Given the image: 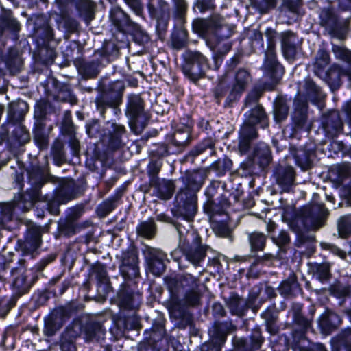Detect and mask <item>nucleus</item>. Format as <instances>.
<instances>
[{
    "label": "nucleus",
    "instance_id": "6ab92c4d",
    "mask_svg": "<svg viewBox=\"0 0 351 351\" xmlns=\"http://www.w3.org/2000/svg\"><path fill=\"white\" fill-rule=\"evenodd\" d=\"M265 340L261 327L256 325L247 337H239L234 335L232 339V348L226 351H258Z\"/></svg>",
    "mask_w": 351,
    "mask_h": 351
},
{
    "label": "nucleus",
    "instance_id": "dca6fc26",
    "mask_svg": "<svg viewBox=\"0 0 351 351\" xmlns=\"http://www.w3.org/2000/svg\"><path fill=\"white\" fill-rule=\"evenodd\" d=\"M206 169L199 167L193 169H186L181 172V176L178 179L182 183L178 191L197 197V193L202 189L208 179Z\"/></svg>",
    "mask_w": 351,
    "mask_h": 351
},
{
    "label": "nucleus",
    "instance_id": "bb28decb",
    "mask_svg": "<svg viewBox=\"0 0 351 351\" xmlns=\"http://www.w3.org/2000/svg\"><path fill=\"white\" fill-rule=\"evenodd\" d=\"M71 324L73 328L79 326V332L84 335L86 341L103 339L106 332L103 323L98 321L88 320L84 323L82 317H75Z\"/></svg>",
    "mask_w": 351,
    "mask_h": 351
},
{
    "label": "nucleus",
    "instance_id": "b1692460",
    "mask_svg": "<svg viewBox=\"0 0 351 351\" xmlns=\"http://www.w3.org/2000/svg\"><path fill=\"white\" fill-rule=\"evenodd\" d=\"M312 327V319L306 317L300 309L293 313V328L291 337H285V344L287 347L306 338V333Z\"/></svg>",
    "mask_w": 351,
    "mask_h": 351
},
{
    "label": "nucleus",
    "instance_id": "20e7f679",
    "mask_svg": "<svg viewBox=\"0 0 351 351\" xmlns=\"http://www.w3.org/2000/svg\"><path fill=\"white\" fill-rule=\"evenodd\" d=\"M193 33L207 42L218 44L230 38L234 33V27L227 24L219 14H213L208 17H196L191 23Z\"/></svg>",
    "mask_w": 351,
    "mask_h": 351
},
{
    "label": "nucleus",
    "instance_id": "393cba45",
    "mask_svg": "<svg viewBox=\"0 0 351 351\" xmlns=\"http://www.w3.org/2000/svg\"><path fill=\"white\" fill-rule=\"evenodd\" d=\"M109 18L112 23L114 34H121L122 38H128V33L135 24L130 16L120 7L115 6L110 9Z\"/></svg>",
    "mask_w": 351,
    "mask_h": 351
},
{
    "label": "nucleus",
    "instance_id": "5fc2aeb1",
    "mask_svg": "<svg viewBox=\"0 0 351 351\" xmlns=\"http://www.w3.org/2000/svg\"><path fill=\"white\" fill-rule=\"evenodd\" d=\"M75 8L79 18L85 23L95 19V3L93 0H75Z\"/></svg>",
    "mask_w": 351,
    "mask_h": 351
},
{
    "label": "nucleus",
    "instance_id": "1a4fd4ad",
    "mask_svg": "<svg viewBox=\"0 0 351 351\" xmlns=\"http://www.w3.org/2000/svg\"><path fill=\"white\" fill-rule=\"evenodd\" d=\"M226 185L219 180H212L204 190L206 201L203 204V211L208 217H212L215 214H226L231 203L228 191H225Z\"/></svg>",
    "mask_w": 351,
    "mask_h": 351
},
{
    "label": "nucleus",
    "instance_id": "4d7b16f0",
    "mask_svg": "<svg viewBox=\"0 0 351 351\" xmlns=\"http://www.w3.org/2000/svg\"><path fill=\"white\" fill-rule=\"evenodd\" d=\"M62 317L66 324L71 319L72 321L75 317H81L79 314L82 310L84 305L76 300H71L63 304L58 305Z\"/></svg>",
    "mask_w": 351,
    "mask_h": 351
},
{
    "label": "nucleus",
    "instance_id": "f3484780",
    "mask_svg": "<svg viewBox=\"0 0 351 351\" xmlns=\"http://www.w3.org/2000/svg\"><path fill=\"white\" fill-rule=\"evenodd\" d=\"M101 141L106 143L108 151L114 152L122 148L125 143L123 136L126 134L125 127L115 121L109 120L102 126Z\"/></svg>",
    "mask_w": 351,
    "mask_h": 351
},
{
    "label": "nucleus",
    "instance_id": "a19ab883",
    "mask_svg": "<svg viewBox=\"0 0 351 351\" xmlns=\"http://www.w3.org/2000/svg\"><path fill=\"white\" fill-rule=\"evenodd\" d=\"M322 125L328 138L337 137L343 130V123L338 112H330L324 115Z\"/></svg>",
    "mask_w": 351,
    "mask_h": 351
},
{
    "label": "nucleus",
    "instance_id": "4be33fe9",
    "mask_svg": "<svg viewBox=\"0 0 351 351\" xmlns=\"http://www.w3.org/2000/svg\"><path fill=\"white\" fill-rule=\"evenodd\" d=\"M144 253L147 270L156 277L161 276L166 271L167 263H169L167 253L150 247Z\"/></svg>",
    "mask_w": 351,
    "mask_h": 351
},
{
    "label": "nucleus",
    "instance_id": "9d476101",
    "mask_svg": "<svg viewBox=\"0 0 351 351\" xmlns=\"http://www.w3.org/2000/svg\"><path fill=\"white\" fill-rule=\"evenodd\" d=\"M182 72L194 84L204 78L206 73L211 69L208 58L199 51L187 49L182 53Z\"/></svg>",
    "mask_w": 351,
    "mask_h": 351
},
{
    "label": "nucleus",
    "instance_id": "79ce46f5",
    "mask_svg": "<svg viewBox=\"0 0 351 351\" xmlns=\"http://www.w3.org/2000/svg\"><path fill=\"white\" fill-rule=\"evenodd\" d=\"M280 294L285 298L297 297L303 293L301 285L294 272H291L289 276L280 282L278 287Z\"/></svg>",
    "mask_w": 351,
    "mask_h": 351
},
{
    "label": "nucleus",
    "instance_id": "13d9d810",
    "mask_svg": "<svg viewBox=\"0 0 351 351\" xmlns=\"http://www.w3.org/2000/svg\"><path fill=\"white\" fill-rule=\"evenodd\" d=\"M222 215H228V213L226 212V214H215L212 217H208L210 227L216 236L221 238L231 237L232 230L230 228L228 221L217 219V217Z\"/></svg>",
    "mask_w": 351,
    "mask_h": 351
},
{
    "label": "nucleus",
    "instance_id": "de8ad7c7",
    "mask_svg": "<svg viewBox=\"0 0 351 351\" xmlns=\"http://www.w3.org/2000/svg\"><path fill=\"white\" fill-rule=\"evenodd\" d=\"M149 186L154 189L155 195L162 200L170 199L176 190L174 181L166 178H160L149 184Z\"/></svg>",
    "mask_w": 351,
    "mask_h": 351
},
{
    "label": "nucleus",
    "instance_id": "2f4dec72",
    "mask_svg": "<svg viewBox=\"0 0 351 351\" xmlns=\"http://www.w3.org/2000/svg\"><path fill=\"white\" fill-rule=\"evenodd\" d=\"M259 137L257 130H252L249 126L241 125L238 131V143L237 152L240 156H245L253 149Z\"/></svg>",
    "mask_w": 351,
    "mask_h": 351
},
{
    "label": "nucleus",
    "instance_id": "7ed1b4c3",
    "mask_svg": "<svg viewBox=\"0 0 351 351\" xmlns=\"http://www.w3.org/2000/svg\"><path fill=\"white\" fill-rule=\"evenodd\" d=\"M125 88V82L122 80H110L107 83L99 81L95 104L101 117L105 119L109 110L116 116L121 114L120 107L123 101Z\"/></svg>",
    "mask_w": 351,
    "mask_h": 351
},
{
    "label": "nucleus",
    "instance_id": "052dcab7",
    "mask_svg": "<svg viewBox=\"0 0 351 351\" xmlns=\"http://www.w3.org/2000/svg\"><path fill=\"white\" fill-rule=\"evenodd\" d=\"M72 327L71 322L60 337V349L61 351H77L75 345L78 332Z\"/></svg>",
    "mask_w": 351,
    "mask_h": 351
},
{
    "label": "nucleus",
    "instance_id": "ddd939ff",
    "mask_svg": "<svg viewBox=\"0 0 351 351\" xmlns=\"http://www.w3.org/2000/svg\"><path fill=\"white\" fill-rule=\"evenodd\" d=\"M197 197L178 191L174 200L171 213L178 219L191 221L197 212Z\"/></svg>",
    "mask_w": 351,
    "mask_h": 351
},
{
    "label": "nucleus",
    "instance_id": "8fccbe9b",
    "mask_svg": "<svg viewBox=\"0 0 351 351\" xmlns=\"http://www.w3.org/2000/svg\"><path fill=\"white\" fill-rule=\"evenodd\" d=\"M233 165L232 160L226 155L223 157L217 158L208 167H203L206 169V173L208 177L213 172L217 177H223L227 173L230 172Z\"/></svg>",
    "mask_w": 351,
    "mask_h": 351
},
{
    "label": "nucleus",
    "instance_id": "473e14b6",
    "mask_svg": "<svg viewBox=\"0 0 351 351\" xmlns=\"http://www.w3.org/2000/svg\"><path fill=\"white\" fill-rule=\"evenodd\" d=\"M139 296L138 291H135L130 285L124 282L120 285L114 300L120 308L133 310L138 305L136 298Z\"/></svg>",
    "mask_w": 351,
    "mask_h": 351
},
{
    "label": "nucleus",
    "instance_id": "6e6d98bb",
    "mask_svg": "<svg viewBox=\"0 0 351 351\" xmlns=\"http://www.w3.org/2000/svg\"><path fill=\"white\" fill-rule=\"evenodd\" d=\"M62 317L66 324L71 319L72 321L75 317H81L79 314L82 310L84 305L76 300H71L63 304L58 305Z\"/></svg>",
    "mask_w": 351,
    "mask_h": 351
},
{
    "label": "nucleus",
    "instance_id": "3c124183",
    "mask_svg": "<svg viewBox=\"0 0 351 351\" xmlns=\"http://www.w3.org/2000/svg\"><path fill=\"white\" fill-rule=\"evenodd\" d=\"M331 351H351V327L342 329L330 339Z\"/></svg>",
    "mask_w": 351,
    "mask_h": 351
},
{
    "label": "nucleus",
    "instance_id": "603ef678",
    "mask_svg": "<svg viewBox=\"0 0 351 351\" xmlns=\"http://www.w3.org/2000/svg\"><path fill=\"white\" fill-rule=\"evenodd\" d=\"M72 285V279L66 278L62 280L61 276L51 278L45 287L53 298L62 295Z\"/></svg>",
    "mask_w": 351,
    "mask_h": 351
},
{
    "label": "nucleus",
    "instance_id": "e433bc0d",
    "mask_svg": "<svg viewBox=\"0 0 351 351\" xmlns=\"http://www.w3.org/2000/svg\"><path fill=\"white\" fill-rule=\"evenodd\" d=\"M90 225V222L88 220L82 223H74L64 217H61L58 221L56 238H71L89 227Z\"/></svg>",
    "mask_w": 351,
    "mask_h": 351
},
{
    "label": "nucleus",
    "instance_id": "a211bd4d",
    "mask_svg": "<svg viewBox=\"0 0 351 351\" xmlns=\"http://www.w3.org/2000/svg\"><path fill=\"white\" fill-rule=\"evenodd\" d=\"M326 212L325 207L322 205H305L299 210L296 218L300 221L304 230H313L321 226Z\"/></svg>",
    "mask_w": 351,
    "mask_h": 351
},
{
    "label": "nucleus",
    "instance_id": "09e8293b",
    "mask_svg": "<svg viewBox=\"0 0 351 351\" xmlns=\"http://www.w3.org/2000/svg\"><path fill=\"white\" fill-rule=\"evenodd\" d=\"M84 47L79 40H71L62 51L63 60L68 64L73 62L75 65L77 60L84 56Z\"/></svg>",
    "mask_w": 351,
    "mask_h": 351
},
{
    "label": "nucleus",
    "instance_id": "39448f33",
    "mask_svg": "<svg viewBox=\"0 0 351 351\" xmlns=\"http://www.w3.org/2000/svg\"><path fill=\"white\" fill-rule=\"evenodd\" d=\"M56 260L54 254H48L43 257L30 269L16 267L12 270L13 280L11 284L12 293L18 302L20 298L28 293L32 287L43 276L45 268Z\"/></svg>",
    "mask_w": 351,
    "mask_h": 351
},
{
    "label": "nucleus",
    "instance_id": "338daca9",
    "mask_svg": "<svg viewBox=\"0 0 351 351\" xmlns=\"http://www.w3.org/2000/svg\"><path fill=\"white\" fill-rule=\"evenodd\" d=\"M245 159L241 162L239 167L237 169L238 174L244 178L252 177L255 175H258L261 172L263 171L261 167L249 156L246 155Z\"/></svg>",
    "mask_w": 351,
    "mask_h": 351
},
{
    "label": "nucleus",
    "instance_id": "2eb2a0df",
    "mask_svg": "<svg viewBox=\"0 0 351 351\" xmlns=\"http://www.w3.org/2000/svg\"><path fill=\"white\" fill-rule=\"evenodd\" d=\"M252 80V77L248 69L245 68L238 69L234 73L230 91L223 102V108L233 107L234 104L240 100Z\"/></svg>",
    "mask_w": 351,
    "mask_h": 351
},
{
    "label": "nucleus",
    "instance_id": "f03ea898",
    "mask_svg": "<svg viewBox=\"0 0 351 351\" xmlns=\"http://www.w3.org/2000/svg\"><path fill=\"white\" fill-rule=\"evenodd\" d=\"M85 191L86 187L83 184H77L72 178H64L53 189L51 195H43L40 192V197L32 208H34V215L37 218H44L46 213L57 216L60 213L61 205L66 204L83 195Z\"/></svg>",
    "mask_w": 351,
    "mask_h": 351
},
{
    "label": "nucleus",
    "instance_id": "4c0bfd02",
    "mask_svg": "<svg viewBox=\"0 0 351 351\" xmlns=\"http://www.w3.org/2000/svg\"><path fill=\"white\" fill-rule=\"evenodd\" d=\"M341 323V316L328 308L320 315L317 321L320 332L324 335L332 334L340 326Z\"/></svg>",
    "mask_w": 351,
    "mask_h": 351
},
{
    "label": "nucleus",
    "instance_id": "c03bdc74",
    "mask_svg": "<svg viewBox=\"0 0 351 351\" xmlns=\"http://www.w3.org/2000/svg\"><path fill=\"white\" fill-rule=\"evenodd\" d=\"M173 133L169 136V143L176 147V152H181L189 144L193 132L171 124Z\"/></svg>",
    "mask_w": 351,
    "mask_h": 351
},
{
    "label": "nucleus",
    "instance_id": "864d4df0",
    "mask_svg": "<svg viewBox=\"0 0 351 351\" xmlns=\"http://www.w3.org/2000/svg\"><path fill=\"white\" fill-rule=\"evenodd\" d=\"M184 25L178 23L173 26L170 37L171 46L173 49H182L189 44V32Z\"/></svg>",
    "mask_w": 351,
    "mask_h": 351
},
{
    "label": "nucleus",
    "instance_id": "f8f14e48",
    "mask_svg": "<svg viewBox=\"0 0 351 351\" xmlns=\"http://www.w3.org/2000/svg\"><path fill=\"white\" fill-rule=\"evenodd\" d=\"M147 9L151 19L156 21V33L162 39L166 35L170 21V6L165 0H148Z\"/></svg>",
    "mask_w": 351,
    "mask_h": 351
},
{
    "label": "nucleus",
    "instance_id": "f257e3e1",
    "mask_svg": "<svg viewBox=\"0 0 351 351\" xmlns=\"http://www.w3.org/2000/svg\"><path fill=\"white\" fill-rule=\"evenodd\" d=\"M18 169H14V187L19 192L14 197V206L22 212H27L35 205L39 197L43 186L47 183L45 166L38 158L31 160L27 167L19 160L16 161Z\"/></svg>",
    "mask_w": 351,
    "mask_h": 351
},
{
    "label": "nucleus",
    "instance_id": "cd10ccee",
    "mask_svg": "<svg viewBox=\"0 0 351 351\" xmlns=\"http://www.w3.org/2000/svg\"><path fill=\"white\" fill-rule=\"evenodd\" d=\"M51 298H53L45 287L43 289H38L32 293L29 302L24 303L19 308L18 316H21L23 314L32 316L39 308L47 305Z\"/></svg>",
    "mask_w": 351,
    "mask_h": 351
},
{
    "label": "nucleus",
    "instance_id": "bf43d9fd",
    "mask_svg": "<svg viewBox=\"0 0 351 351\" xmlns=\"http://www.w3.org/2000/svg\"><path fill=\"white\" fill-rule=\"evenodd\" d=\"M166 322L167 320L163 316L157 317L153 320L149 330H145L144 335L151 339L161 343L162 340L167 335L165 329Z\"/></svg>",
    "mask_w": 351,
    "mask_h": 351
},
{
    "label": "nucleus",
    "instance_id": "69168bd1",
    "mask_svg": "<svg viewBox=\"0 0 351 351\" xmlns=\"http://www.w3.org/2000/svg\"><path fill=\"white\" fill-rule=\"evenodd\" d=\"M45 123H34L33 128V138L35 145L40 150L46 149L49 146V136L45 132Z\"/></svg>",
    "mask_w": 351,
    "mask_h": 351
},
{
    "label": "nucleus",
    "instance_id": "6e6552de",
    "mask_svg": "<svg viewBox=\"0 0 351 351\" xmlns=\"http://www.w3.org/2000/svg\"><path fill=\"white\" fill-rule=\"evenodd\" d=\"M124 112L131 131L135 134H141L150 119L149 112L145 110V99L140 94H128Z\"/></svg>",
    "mask_w": 351,
    "mask_h": 351
},
{
    "label": "nucleus",
    "instance_id": "ea45409f",
    "mask_svg": "<svg viewBox=\"0 0 351 351\" xmlns=\"http://www.w3.org/2000/svg\"><path fill=\"white\" fill-rule=\"evenodd\" d=\"M285 72V67L277 60L276 56H268L265 65V75L269 80L265 82L274 90L280 82Z\"/></svg>",
    "mask_w": 351,
    "mask_h": 351
},
{
    "label": "nucleus",
    "instance_id": "58836bf2",
    "mask_svg": "<svg viewBox=\"0 0 351 351\" xmlns=\"http://www.w3.org/2000/svg\"><path fill=\"white\" fill-rule=\"evenodd\" d=\"M65 324L58 306H56L44 317L43 333L46 337H51Z\"/></svg>",
    "mask_w": 351,
    "mask_h": 351
},
{
    "label": "nucleus",
    "instance_id": "e2e57ef3",
    "mask_svg": "<svg viewBox=\"0 0 351 351\" xmlns=\"http://www.w3.org/2000/svg\"><path fill=\"white\" fill-rule=\"evenodd\" d=\"M262 318L264 319L265 323L266 330L270 335H276L279 330L278 326V311L275 307H267L261 313Z\"/></svg>",
    "mask_w": 351,
    "mask_h": 351
},
{
    "label": "nucleus",
    "instance_id": "49530a36",
    "mask_svg": "<svg viewBox=\"0 0 351 351\" xmlns=\"http://www.w3.org/2000/svg\"><path fill=\"white\" fill-rule=\"evenodd\" d=\"M215 146V140L214 138L210 136H206L195 145L184 156H183L181 162H189L193 163L198 156L203 154L208 149H214Z\"/></svg>",
    "mask_w": 351,
    "mask_h": 351
},
{
    "label": "nucleus",
    "instance_id": "a878e982",
    "mask_svg": "<svg viewBox=\"0 0 351 351\" xmlns=\"http://www.w3.org/2000/svg\"><path fill=\"white\" fill-rule=\"evenodd\" d=\"M35 42L38 47L47 49L53 39V30L43 15L35 17L33 26Z\"/></svg>",
    "mask_w": 351,
    "mask_h": 351
},
{
    "label": "nucleus",
    "instance_id": "72a5a7b5",
    "mask_svg": "<svg viewBox=\"0 0 351 351\" xmlns=\"http://www.w3.org/2000/svg\"><path fill=\"white\" fill-rule=\"evenodd\" d=\"M140 325L138 319L132 315H118L113 319L109 330L114 337H124L130 330H136Z\"/></svg>",
    "mask_w": 351,
    "mask_h": 351
},
{
    "label": "nucleus",
    "instance_id": "a18cd8bd",
    "mask_svg": "<svg viewBox=\"0 0 351 351\" xmlns=\"http://www.w3.org/2000/svg\"><path fill=\"white\" fill-rule=\"evenodd\" d=\"M30 141V134L27 129L22 125L13 127L10 134H7V145L10 149H16Z\"/></svg>",
    "mask_w": 351,
    "mask_h": 351
},
{
    "label": "nucleus",
    "instance_id": "412c9836",
    "mask_svg": "<svg viewBox=\"0 0 351 351\" xmlns=\"http://www.w3.org/2000/svg\"><path fill=\"white\" fill-rule=\"evenodd\" d=\"M308 97L300 91L293 99V111L291 114V125L294 132L304 130L308 120Z\"/></svg>",
    "mask_w": 351,
    "mask_h": 351
},
{
    "label": "nucleus",
    "instance_id": "4468645a",
    "mask_svg": "<svg viewBox=\"0 0 351 351\" xmlns=\"http://www.w3.org/2000/svg\"><path fill=\"white\" fill-rule=\"evenodd\" d=\"M167 287L169 297L165 302V306L168 310L169 317L175 319L179 326L185 328L192 322V316L187 309L188 306L180 298L176 291L171 289L169 287Z\"/></svg>",
    "mask_w": 351,
    "mask_h": 351
},
{
    "label": "nucleus",
    "instance_id": "423d86ee",
    "mask_svg": "<svg viewBox=\"0 0 351 351\" xmlns=\"http://www.w3.org/2000/svg\"><path fill=\"white\" fill-rule=\"evenodd\" d=\"M119 49L114 44H105L94 53L90 60L84 56L77 60L75 66L84 80L95 79L101 70L111 62V57Z\"/></svg>",
    "mask_w": 351,
    "mask_h": 351
},
{
    "label": "nucleus",
    "instance_id": "c756f323",
    "mask_svg": "<svg viewBox=\"0 0 351 351\" xmlns=\"http://www.w3.org/2000/svg\"><path fill=\"white\" fill-rule=\"evenodd\" d=\"M281 51L284 58L287 60H295L299 50L301 49L298 43L296 34L291 30L282 32L280 34Z\"/></svg>",
    "mask_w": 351,
    "mask_h": 351
},
{
    "label": "nucleus",
    "instance_id": "c9c22d12",
    "mask_svg": "<svg viewBox=\"0 0 351 351\" xmlns=\"http://www.w3.org/2000/svg\"><path fill=\"white\" fill-rule=\"evenodd\" d=\"M237 330V327L232 323V320H215L213 322L212 329L209 331V338L223 347L228 336Z\"/></svg>",
    "mask_w": 351,
    "mask_h": 351
},
{
    "label": "nucleus",
    "instance_id": "774afa93",
    "mask_svg": "<svg viewBox=\"0 0 351 351\" xmlns=\"http://www.w3.org/2000/svg\"><path fill=\"white\" fill-rule=\"evenodd\" d=\"M289 348L293 351H327L326 346L322 343H314L307 337Z\"/></svg>",
    "mask_w": 351,
    "mask_h": 351
},
{
    "label": "nucleus",
    "instance_id": "0e129e2a",
    "mask_svg": "<svg viewBox=\"0 0 351 351\" xmlns=\"http://www.w3.org/2000/svg\"><path fill=\"white\" fill-rule=\"evenodd\" d=\"M247 239L250 247V251L252 253L264 251L267 236L260 231H253L247 234Z\"/></svg>",
    "mask_w": 351,
    "mask_h": 351
},
{
    "label": "nucleus",
    "instance_id": "9b49d317",
    "mask_svg": "<svg viewBox=\"0 0 351 351\" xmlns=\"http://www.w3.org/2000/svg\"><path fill=\"white\" fill-rule=\"evenodd\" d=\"M116 257L119 274L125 282L141 278L139 252L135 245H130L122 250L121 255Z\"/></svg>",
    "mask_w": 351,
    "mask_h": 351
},
{
    "label": "nucleus",
    "instance_id": "f704fd0d",
    "mask_svg": "<svg viewBox=\"0 0 351 351\" xmlns=\"http://www.w3.org/2000/svg\"><path fill=\"white\" fill-rule=\"evenodd\" d=\"M249 156L265 171L273 161L271 147L263 141L256 142L250 152Z\"/></svg>",
    "mask_w": 351,
    "mask_h": 351
},
{
    "label": "nucleus",
    "instance_id": "37998d69",
    "mask_svg": "<svg viewBox=\"0 0 351 351\" xmlns=\"http://www.w3.org/2000/svg\"><path fill=\"white\" fill-rule=\"evenodd\" d=\"M92 272L95 274L98 293L107 295L112 291V287L106 266L99 263L92 268Z\"/></svg>",
    "mask_w": 351,
    "mask_h": 351
},
{
    "label": "nucleus",
    "instance_id": "680f3d73",
    "mask_svg": "<svg viewBox=\"0 0 351 351\" xmlns=\"http://www.w3.org/2000/svg\"><path fill=\"white\" fill-rule=\"evenodd\" d=\"M53 88L56 91V98L62 102H69L71 104H76L77 99L69 84L55 80Z\"/></svg>",
    "mask_w": 351,
    "mask_h": 351
},
{
    "label": "nucleus",
    "instance_id": "5701e85b",
    "mask_svg": "<svg viewBox=\"0 0 351 351\" xmlns=\"http://www.w3.org/2000/svg\"><path fill=\"white\" fill-rule=\"evenodd\" d=\"M209 248L207 245L202 244V238L199 234L194 236L191 242L186 237V263L192 264L195 267L201 266Z\"/></svg>",
    "mask_w": 351,
    "mask_h": 351
},
{
    "label": "nucleus",
    "instance_id": "aec40b11",
    "mask_svg": "<svg viewBox=\"0 0 351 351\" xmlns=\"http://www.w3.org/2000/svg\"><path fill=\"white\" fill-rule=\"evenodd\" d=\"M289 152L298 167L302 170H308L313 167V161L317 157V145L309 141L300 146L291 145Z\"/></svg>",
    "mask_w": 351,
    "mask_h": 351
},
{
    "label": "nucleus",
    "instance_id": "7c9ffc66",
    "mask_svg": "<svg viewBox=\"0 0 351 351\" xmlns=\"http://www.w3.org/2000/svg\"><path fill=\"white\" fill-rule=\"evenodd\" d=\"M245 120L241 124L245 127H250L252 130L258 128L265 129L269 127V117L265 108L261 104H256L245 113Z\"/></svg>",
    "mask_w": 351,
    "mask_h": 351
},
{
    "label": "nucleus",
    "instance_id": "c85d7f7f",
    "mask_svg": "<svg viewBox=\"0 0 351 351\" xmlns=\"http://www.w3.org/2000/svg\"><path fill=\"white\" fill-rule=\"evenodd\" d=\"M295 171L290 165H276L272 173V178L282 193H289L295 181Z\"/></svg>",
    "mask_w": 351,
    "mask_h": 351
},
{
    "label": "nucleus",
    "instance_id": "0eeeda50",
    "mask_svg": "<svg viewBox=\"0 0 351 351\" xmlns=\"http://www.w3.org/2000/svg\"><path fill=\"white\" fill-rule=\"evenodd\" d=\"M167 287L176 291L179 296L183 295V301L189 307H195L201 304L202 293L198 280L190 274L165 279Z\"/></svg>",
    "mask_w": 351,
    "mask_h": 351
}]
</instances>
